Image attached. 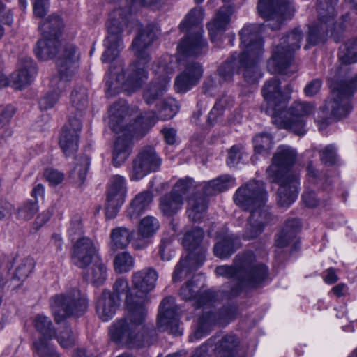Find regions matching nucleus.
<instances>
[{"label": "nucleus", "instance_id": "nucleus-1", "mask_svg": "<svg viewBox=\"0 0 357 357\" xmlns=\"http://www.w3.org/2000/svg\"><path fill=\"white\" fill-rule=\"evenodd\" d=\"M157 271L151 267L135 271L132 275L135 295L127 297V315L116 320L109 327L111 339L128 347H142L150 344L148 328L144 326L147 310L149 293L155 287Z\"/></svg>", "mask_w": 357, "mask_h": 357}, {"label": "nucleus", "instance_id": "nucleus-2", "mask_svg": "<svg viewBox=\"0 0 357 357\" xmlns=\"http://www.w3.org/2000/svg\"><path fill=\"white\" fill-rule=\"evenodd\" d=\"M157 37L155 29L147 26L133 40L132 48L137 61L125 70L121 61L114 62L105 77V91L112 96L121 91L132 93L141 88L148 79L146 65L151 60L148 47Z\"/></svg>", "mask_w": 357, "mask_h": 357}, {"label": "nucleus", "instance_id": "nucleus-3", "mask_svg": "<svg viewBox=\"0 0 357 357\" xmlns=\"http://www.w3.org/2000/svg\"><path fill=\"white\" fill-rule=\"evenodd\" d=\"M234 199L240 207L250 211L243 234L245 239L259 236L265 227L275 222V217L266 205L267 192L264 182L254 180L249 181L236 190Z\"/></svg>", "mask_w": 357, "mask_h": 357}, {"label": "nucleus", "instance_id": "nucleus-4", "mask_svg": "<svg viewBox=\"0 0 357 357\" xmlns=\"http://www.w3.org/2000/svg\"><path fill=\"white\" fill-rule=\"evenodd\" d=\"M218 275L233 279V286L228 292V298L240 294L244 288L257 287L268 281V269L263 263L255 259L251 252L239 254L233 266H219L215 268Z\"/></svg>", "mask_w": 357, "mask_h": 357}, {"label": "nucleus", "instance_id": "nucleus-5", "mask_svg": "<svg viewBox=\"0 0 357 357\" xmlns=\"http://www.w3.org/2000/svg\"><path fill=\"white\" fill-rule=\"evenodd\" d=\"M128 107L125 102L114 103L109 111V125L112 130L119 134L112 151V162L115 167L123 165L132 151V139L142 137L146 127L139 125V120L128 125Z\"/></svg>", "mask_w": 357, "mask_h": 357}, {"label": "nucleus", "instance_id": "nucleus-6", "mask_svg": "<svg viewBox=\"0 0 357 357\" xmlns=\"http://www.w3.org/2000/svg\"><path fill=\"white\" fill-rule=\"evenodd\" d=\"M153 9H160L163 0H125L122 3L124 8H115L110 13L106 24L107 36L104 40L105 50L101 60L104 63L113 62L124 47L121 34L126 26L135 23L128 20V15L135 8L137 3Z\"/></svg>", "mask_w": 357, "mask_h": 357}, {"label": "nucleus", "instance_id": "nucleus-7", "mask_svg": "<svg viewBox=\"0 0 357 357\" xmlns=\"http://www.w3.org/2000/svg\"><path fill=\"white\" fill-rule=\"evenodd\" d=\"M262 26L258 24L244 26L239 32L242 52L234 53L231 58L243 68V77L248 83L256 82L261 76L257 63L263 54L261 38Z\"/></svg>", "mask_w": 357, "mask_h": 357}, {"label": "nucleus", "instance_id": "nucleus-8", "mask_svg": "<svg viewBox=\"0 0 357 357\" xmlns=\"http://www.w3.org/2000/svg\"><path fill=\"white\" fill-rule=\"evenodd\" d=\"M338 75L331 77L330 88L331 93L328 100L321 107L320 118L321 123L328 124V119L333 118L340 120L346 117L352 109L351 98L357 89V74L353 77L339 79L341 70Z\"/></svg>", "mask_w": 357, "mask_h": 357}, {"label": "nucleus", "instance_id": "nucleus-9", "mask_svg": "<svg viewBox=\"0 0 357 357\" xmlns=\"http://www.w3.org/2000/svg\"><path fill=\"white\" fill-rule=\"evenodd\" d=\"M204 14L202 7H195L181 22L179 29L186 34L177 46V60L179 62L186 57H198L207 52V42L203 38L204 31L200 26Z\"/></svg>", "mask_w": 357, "mask_h": 357}, {"label": "nucleus", "instance_id": "nucleus-10", "mask_svg": "<svg viewBox=\"0 0 357 357\" xmlns=\"http://www.w3.org/2000/svg\"><path fill=\"white\" fill-rule=\"evenodd\" d=\"M337 0H319L317 3V12L319 24L310 26L307 43L305 49L310 46L315 45L324 40L327 36L334 38L336 42L340 41L341 34L344 29L343 20L335 22V6Z\"/></svg>", "mask_w": 357, "mask_h": 357}, {"label": "nucleus", "instance_id": "nucleus-11", "mask_svg": "<svg viewBox=\"0 0 357 357\" xmlns=\"http://www.w3.org/2000/svg\"><path fill=\"white\" fill-rule=\"evenodd\" d=\"M204 234V231L199 227L193 228L185 233L182 244L188 254L181 257L176 265L172 274L173 282H180L203 264L206 251V246L202 243Z\"/></svg>", "mask_w": 357, "mask_h": 357}, {"label": "nucleus", "instance_id": "nucleus-12", "mask_svg": "<svg viewBox=\"0 0 357 357\" xmlns=\"http://www.w3.org/2000/svg\"><path fill=\"white\" fill-rule=\"evenodd\" d=\"M303 37L300 29L296 28L281 38L267 63L268 70L271 73H288L287 70L293 61L294 52L300 49Z\"/></svg>", "mask_w": 357, "mask_h": 357}, {"label": "nucleus", "instance_id": "nucleus-13", "mask_svg": "<svg viewBox=\"0 0 357 357\" xmlns=\"http://www.w3.org/2000/svg\"><path fill=\"white\" fill-rule=\"evenodd\" d=\"M63 26L61 17L54 15L49 16L40 24L43 37L38 41L35 49L36 54L40 59L46 60L55 56Z\"/></svg>", "mask_w": 357, "mask_h": 357}, {"label": "nucleus", "instance_id": "nucleus-14", "mask_svg": "<svg viewBox=\"0 0 357 357\" xmlns=\"http://www.w3.org/2000/svg\"><path fill=\"white\" fill-rule=\"evenodd\" d=\"M50 303L56 323H60L66 317L82 315L88 307L87 299L76 289L52 296Z\"/></svg>", "mask_w": 357, "mask_h": 357}, {"label": "nucleus", "instance_id": "nucleus-15", "mask_svg": "<svg viewBox=\"0 0 357 357\" xmlns=\"http://www.w3.org/2000/svg\"><path fill=\"white\" fill-rule=\"evenodd\" d=\"M315 105L310 102H295L293 105L287 110L280 112L275 116L273 123L278 127L290 130L298 135L303 136L305 134V119L313 114Z\"/></svg>", "mask_w": 357, "mask_h": 357}, {"label": "nucleus", "instance_id": "nucleus-16", "mask_svg": "<svg viewBox=\"0 0 357 357\" xmlns=\"http://www.w3.org/2000/svg\"><path fill=\"white\" fill-rule=\"evenodd\" d=\"M174 63L172 56H163L153 69L155 77L144 91V99L148 105L154 104L160 100L168 90L170 82L169 75L173 73Z\"/></svg>", "mask_w": 357, "mask_h": 357}, {"label": "nucleus", "instance_id": "nucleus-17", "mask_svg": "<svg viewBox=\"0 0 357 357\" xmlns=\"http://www.w3.org/2000/svg\"><path fill=\"white\" fill-rule=\"evenodd\" d=\"M238 313L236 305H224L218 312L205 311L198 318L196 328L189 340L191 342L198 340L208 335L211 328L219 324L225 326L234 320Z\"/></svg>", "mask_w": 357, "mask_h": 357}, {"label": "nucleus", "instance_id": "nucleus-18", "mask_svg": "<svg viewBox=\"0 0 357 357\" xmlns=\"http://www.w3.org/2000/svg\"><path fill=\"white\" fill-rule=\"evenodd\" d=\"M257 10L266 19L265 26L272 30L280 29L284 20L291 18L294 12L289 0H259Z\"/></svg>", "mask_w": 357, "mask_h": 357}, {"label": "nucleus", "instance_id": "nucleus-19", "mask_svg": "<svg viewBox=\"0 0 357 357\" xmlns=\"http://www.w3.org/2000/svg\"><path fill=\"white\" fill-rule=\"evenodd\" d=\"M291 89L287 86V91L284 92L280 88V82L276 77H273L266 82L261 93L265 100L266 107H263V110L272 118L274 121L275 116L287 109V102L290 98L289 93Z\"/></svg>", "mask_w": 357, "mask_h": 357}, {"label": "nucleus", "instance_id": "nucleus-20", "mask_svg": "<svg viewBox=\"0 0 357 357\" xmlns=\"http://www.w3.org/2000/svg\"><path fill=\"white\" fill-rule=\"evenodd\" d=\"M297 151L288 145H280L277 148L272 158V164L267 168L266 174L270 181H278L280 177L295 175L289 169L295 164Z\"/></svg>", "mask_w": 357, "mask_h": 357}, {"label": "nucleus", "instance_id": "nucleus-21", "mask_svg": "<svg viewBox=\"0 0 357 357\" xmlns=\"http://www.w3.org/2000/svg\"><path fill=\"white\" fill-rule=\"evenodd\" d=\"M162 160L152 147H146L140 151L132 162L130 177L132 181H139L148 174L156 172Z\"/></svg>", "mask_w": 357, "mask_h": 357}, {"label": "nucleus", "instance_id": "nucleus-22", "mask_svg": "<svg viewBox=\"0 0 357 357\" xmlns=\"http://www.w3.org/2000/svg\"><path fill=\"white\" fill-rule=\"evenodd\" d=\"M126 191L123 176L114 175L110 178L105 204V215L107 219H113L116 216L125 201Z\"/></svg>", "mask_w": 357, "mask_h": 357}, {"label": "nucleus", "instance_id": "nucleus-23", "mask_svg": "<svg viewBox=\"0 0 357 357\" xmlns=\"http://www.w3.org/2000/svg\"><path fill=\"white\" fill-rule=\"evenodd\" d=\"M155 111L146 112L137 120H139V125L146 127V132L153 126L158 120L166 121L173 118L179 110L178 101L172 98L167 97L155 105Z\"/></svg>", "mask_w": 357, "mask_h": 357}, {"label": "nucleus", "instance_id": "nucleus-24", "mask_svg": "<svg viewBox=\"0 0 357 357\" xmlns=\"http://www.w3.org/2000/svg\"><path fill=\"white\" fill-rule=\"evenodd\" d=\"M243 68L230 58L218 68L217 73L207 77L203 84L204 93L213 96L225 83L231 80L235 73H239Z\"/></svg>", "mask_w": 357, "mask_h": 357}, {"label": "nucleus", "instance_id": "nucleus-25", "mask_svg": "<svg viewBox=\"0 0 357 357\" xmlns=\"http://www.w3.org/2000/svg\"><path fill=\"white\" fill-rule=\"evenodd\" d=\"M180 296L183 300L192 301L193 305L197 309L213 307L218 298V295L211 290L202 292L194 279L182 286L180 289Z\"/></svg>", "mask_w": 357, "mask_h": 357}, {"label": "nucleus", "instance_id": "nucleus-26", "mask_svg": "<svg viewBox=\"0 0 357 357\" xmlns=\"http://www.w3.org/2000/svg\"><path fill=\"white\" fill-rule=\"evenodd\" d=\"M178 307L175 304V299L172 296L165 298L160 303L158 317V326L161 331H168L170 333L180 335L178 331Z\"/></svg>", "mask_w": 357, "mask_h": 357}, {"label": "nucleus", "instance_id": "nucleus-27", "mask_svg": "<svg viewBox=\"0 0 357 357\" xmlns=\"http://www.w3.org/2000/svg\"><path fill=\"white\" fill-rule=\"evenodd\" d=\"M81 130L82 123L78 117L70 118L63 128L59 138V145L66 156H70L77 151Z\"/></svg>", "mask_w": 357, "mask_h": 357}, {"label": "nucleus", "instance_id": "nucleus-28", "mask_svg": "<svg viewBox=\"0 0 357 357\" xmlns=\"http://www.w3.org/2000/svg\"><path fill=\"white\" fill-rule=\"evenodd\" d=\"M203 68L197 62H188L176 77L174 88L178 93H186L196 86L203 75Z\"/></svg>", "mask_w": 357, "mask_h": 357}, {"label": "nucleus", "instance_id": "nucleus-29", "mask_svg": "<svg viewBox=\"0 0 357 357\" xmlns=\"http://www.w3.org/2000/svg\"><path fill=\"white\" fill-rule=\"evenodd\" d=\"M239 339L234 334L222 337L213 336L208 340L213 352L217 357H240L238 355Z\"/></svg>", "mask_w": 357, "mask_h": 357}, {"label": "nucleus", "instance_id": "nucleus-30", "mask_svg": "<svg viewBox=\"0 0 357 357\" xmlns=\"http://www.w3.org/2000/svg\"><path fill=\"white\" fill-rule=\"evenodd\" d=\"M279 184L277 192V202L281 207H289L296 199L298 194V177L297 175H290L280 177L278 181H271Z\"/></svg>", "mask_w": 357, "mask_h": 357}, {"label": "nucleus", "instance_id": "nucleus-31", "mask_svg": "<svg viewBox=\"0 0 357 357\" xmlns=\"http://www.w3.org/2000/svg\"><path fill=\"white\" fill-rule=\"evenodd\" d=\"M97 258L96 248L90 238L82 237L73 243L72 260L76 266L84 268Z\"/></svg>", "mask_w": 357, "mask_h": 357}, {"label": "nucleus", "instance_id": "nucleus-32", "mask_svg": "<svg viewBox=\"0 0 357 357\" xmlns=\"http://www.w3.org/2000/svg\"><path fill=\"white\" fill-rule=\"evenodd\" d=\"M18 68L11 74L10 82L15 89H22L32 82L37 69L33 61L29 57L22 58Z\"/></svg>", "mask_w": 357, "mask_h": 357}, {"label": "nucleus", "instance_id": "nucleus-33", "mask_svg": "<svg viewBox=\"0 0 357 357\" xmlns=\"http://www.w3.org/2000/svg\"><path fill=\"white\" fill-rule=\"evenodd\" d=\"M79 56L80 52L75 45H66L56 61L59 73L68 76L75 75L79 67Z\"/></svg>", "mask_w": 357, "mask_h": 357}, {"label": "nucleus", "instance_id": "nucleus-34", "mask_svg": "<svg viewBox=\"0 0 357 357\" xmlns=\"http://www.w3.org/2000/svg\"><path fill=\"white\" fill-rule=\"evenodd\" d=\"M234 8L231 6H224L220 8L215 17L208 24V30L211 40L213 42L220 39L222 34L226 31L231 22Z\"/></svg>", "mask_w": 357, "mask_h": 357}, {"label": "nucleus", "instance_id": "nucleus-35", "mask_svg": "<svg viewBox=\"0 0 357 357\" xmlns=\"http://www.w3.org/2000/svg\"><path fill=\"white\" fill-rule=\"evenodd\" d=\"M120 304V298L115 297L109 291H103L96 302V312L104 321L111 319Z\"/></svg>", "mask_w": 357, "mask_h": 357}, {"label": "nucleus", "instance_id": "nucleus-36", "mask_svg": "<svg viewBox=\"0 0 357 357\" xmlns=\"http://www.w3.org/2000/svg\"><path fill=\"white\" fill-rule=\"evenodd\" d=\"M338 59L342 66L335 70L333 75L337 76L338 75V70L340 69L341 75L338 76L337 78H341L343 77L346 70V66H343V65L347 66L357 61V39L350 40L340 47Z\"/></svg>", "mask_w": 357, "mask_h": 357}, {"label": "nucleus", "instance_id": "nucleus-37", "mask_svg": "<svg viewBox=\"0 0 357 357\" xmlns=\"http://www.w3.org/2000/svg\"><path fill=\"white\" fill-rule=\"evenodd\" d=\"M152 199V194L148 191L137 195L126 211V217L131 220L137 219L148 209Z\"/></svg>", "mask_w": 357, "mask_h": 357}, {"label": "nucleus", "instance_id": "nucleus-38", "mask_svg": "<svg viewBox=\"0 0 357 357\" xmlns=\"http://www.w3.org/2000/svg\"><path fill=\"white\" fill-rule=\"evenodd\" d=\"M183 205V197L181 194H174L172 191L160 199V210L168 217L176 215Z\"/></svg>", "mask_w": 357, "mask_h": 357}, {"label": "nucleus", "instance_id": "nucleus-39", "mask_svg": "<svg viewBox=\"0 0 357 357\" xmlns=\"http://www.w3.org/2000/svg\"><path fill=\"white\" fill-rule=\"evenodd\" d=\"M206 209L207 202L205 198L197 195L189 197L187 204V214L190 220L199 221L204 217Z\"/></svg>", "mask_w": 357, "mask_h": 357}, {"label": "nucleus", "instance_id": "nucleus-40", "mask_svg": "<svg viewBox=\"0 0 357 357\" xmlns=\"http://www.w3.org/2000/svg\"><path fill=\"white\" fill-rule=\"evenodd\" d=\"M235 185V180L229 175H222L207 182L203 188L206 195H213L227 190Z\"/></svg>", "mask_w": 357, "mask_h": 357}, {"label": "nucleus", "instance_id": "nucleus-41", "mask_svg": "<svg viewBox=\"0 0 357 357\" xmlns=\"http://www.w3.org/2000/svg\"><path fill=\"white\" fill-rule=\"evenodd\" d=\"M134 230L125 227H118L113 229L110 233V246L112 250L126 248L131 241Z\"/></svg>", "mask_w": 357, "mask_h": 357}, {"label": "nucleus", "instance_id": "nucleus-42", "mask_svg": "<svg viewBox=\"0 0 357 357\" xmlns=\"http://www.w3.org/2000/svg\"><path fill=\"white\" fill-rule=\"evenodd\" d=\"M33 325L36 331L41 335L38 340L43 339L49 342L54 338L56 330L52 326L51 319L43 314H38L33 319Z\"/></svg>", "mask_w": 357, "mask_h": 357}, {"label": "nucleus", "instance_id": "nucleus-43", "mask_svg": "<svg viewBox=\"0 0 357 357\" xmlns=\"http://www.w3.org/2000/svg\"><path fill=\"white\" fill-rule=\"evenodd\" d=\"M301 228L300 220L293 218L288 220L282 231L276 238V245L279 248H284L288 245L290 241H293Z\"/></svg>", "mask_w": 357, "mask_h": 357}, {"label": "nucleus", "instance_id": "nucleus-44", "mask_svg": "<svg viewBox=\"0 0 357 357\" xmlns=\"http://www.w3.org/2000/svg\"><path fill=\"white\" fill-rule=\"evenodd\" d=\"M90 165V158L87 155H80L75 158L74 167L70 171L71 181L81 185L86 177Z\"/></svg>", "mask_w": 357, "mask_h": 357}, {"label": "nucleus", "instance_id": "nucleus-45", "mask_svg": "<svg viewBox=\"0 0 357 357\" xmlns=\"http://www.w3.org/2000/svg\"><path fill=\"white\" fill-rule=\"evenodd\" d=\"M331 181L326 177V173L317 168L312 161L307 166V181L305 185L323 186L324 189L331 185Z\"/></svg>", "mask_w": 357, "mask_h": 357}, {"label": "nucleus", "instance_id": "nucleus-46", "mask_svg": "<svg viewBox=\"0 0 357 357\" xmlns=\"http://www.w3.org/2000/svg\"><path fill=\"white\" fill-rule=\"evenodd\" d=\"M107 276V268L101 259L97 258L86 273V280L95 285H100Z\"/></svg>", "mask_w": 357, "mask_h": 357}, {"label": "nucleus", "instance_id": "nucleus-47", "mask_svg": "<svg viewBox=\"0 0 357 357\" xmlns=\"http://www.w3.org/2000/svg\"><path fill=\"white\" fill-rule=\"evenodd\" d=\"M253 144L255 155L252 159L257 155L266 157L269 155V151L273 146V139L268 133H261L253 138Z\"/></svg>", "mask_w": 357, "mask_h": 357}, {"label": "nucleus", "instance_id": "nucleus-48", "mask_svg": "<svg viewBox=\"0 0 357 357\" xmlns=\"http://www.w3.org/2000/svg\"><path fill=\"white\" fill-rule=\"evenodd\" d=\"M236 250L234 238L232 235L227 234L213 248L214 254L219 258H227Z\"/></svg>", "mask_w": 357, "mask_h": 357}, {"label": "nucleus", "instance_id": "nucleus-49", "mask_svg": "<svg viewBox=\"0 0 357 357\" xmlns=\"http://www.w3.org/2000/svg\"><path fill=\"white\" fill-rule=\"evenodd\" d=\"M159 228L158 220L153 216L147 215L140 220L137 234L145 238H151L157 233Z\"/></svg>", "mask_w": 357, "mask_h": 357}, {"label": "nucleus", "instance_id": "nucleus-50", "mask_svg": "<svg viewBox=\"0 0 357 357\" xmlns=\"http://www.w3.org/2000/svg\"><path fill=\"white\" fill-rule=\"evenodd\" d=\"M72 107L79 112L84 110L88 104L87 90L82 86H77L73 89L70 96Z\"/></svg>", "mask_w": 357, "mask_h": 357}, {"label": "nucleus", "instance_id": "nucleus-51", "mask_svg": "<svg viewBox=\"0 0 357 357\" xmlns=\"http://www.w3.org/2000/svg\"><path fill=\"white\" fill-rule=\"evenodd\" d=\"M75 75H70V76L63 75L60 73L59 75H54L50 80V89L51 92L59 93V96H61L65 93L68 86V83L71 80Z\"/></svg>", "mask_w": 357, "mask_h": 357}, {"label": "nucleus", "instance_id": "nucleus-52", "mask_svg": "<svg viewBox=\"0 0 357 357\" xmlns=\"http://www.w3.org/2000/svg\"><path fill=\"white\" fill-rule=\"evenodd\" d=\"M114 264L117 273H126L133 268L134 258L128 252H123L116 256Z\"/></svg>", "mask_w": 357, "mask_h": 357}, {"label": "nucleus", "instance_id": "nucleus-53", "mask_svg": "<svg viewBox=\"0 0 357 357\" xmlns=\"http://www.w3.org/2000/svg\"><path fill=\"white\" fill-rule=\"evenodd\" d=\"M34 265L35 263L33 258L26 257L23 259L16 268L13 280L20 282L25 280L33 269Z\"/></svg>", "mask_w": 357, "mask_h": 357}, {"label": "nucleus", "instance_id": "nucleus-54", "mask_svg": "<svg viewBox=\"0 0 357 357\" xmlns=\"http://www.w3.org/2000/svg\"><path fill=\"white\" fill-rule=\"evenodd\" d=\"M67 233L69 239L73 243L84 237L82 218L80 215H76L71 218Z\"/></svg>", "mask_w": 357, "mask_h": 357}, {"label": "nucleus", "instance_id": "nucleus-55", "mask_svg": "<svg viewBox=\"0 0 357 357\" xmlns=\"http://www.w3.org/2000/svg\"><path fill=\"white\" fill-rule=\"evenodd\" d=\"M33 349L38 357H61L55 347L43 339L33 342Z\"/></svg>", "mask_w": 357, "mask_h": 357}, {"label": "nucleus", "instance_id": "nucleus-56", "mask_svg": "<svg viewBox=\"0 0 357 357\" xmlns=\"http://www.w3.org/2000/svg\"><path fill=\"white\" fill-rule=\"evenodd\" d=\"M38 209L36 202H26L18 208L17 218L22 220H29L34 216Z\"/></svg>", "mask_w": 357, "mask_h": 357}, {"label": "nucleus", "instance_id": "nucleus-57", "mask_svg": "<svg viewBox=\"0 0 357 357\" xmlns=\"http://www.w3.org/2000/svg\"><path fill=\"white\" fill-rule=\"evenodd\" d=\"M173 240V235L169 236H164L161 239L159 245V255L164 261H169L174 256V251L172 248Z\"/></svg>", "mask_w": 357, "mask_h": 357}, {"label": "nucleus", "instance_id": "nucleus-58", "mask_svg": "<svg viewBox=\"0 0 357 357\" xmlns=\"http://www.w3.org/2000/svg\"><path fill=\"white\" fill-rule=\"evenodd\" d=\"M113 295L120 298L121 295L126 296V305L127 306V297L128 295H135V291L130 289L128 282L126 279L120 278L117 279L113 285Z\"/></svg>", "mask_w": 357, "mask_h": 357}, {"label": "nucleus", "instance_id": "nucleus-59", "mask_svg": "<svg viewBox=\"0 0 357 357\" xmlns=\"http://www.w3.org/2000/svg\"><path fill=\"white\" fill-rule=\"evenodd\" d=\"M59 344L64 349L72 347L75 342V335L73 333L71 328L68 326L64 327L58 336L55 337Z\"/></svg>", "mask_w": 357, "mask_h": 357}, {"label": "nucleus", "instance_id": "nucleus-60", "mask_svg": "<svg viewBox=\"0 0 357 357\" xmlns=\"http://www.w3.org/2000/svg\"><path fill=\"white\" fill-rule=\"evenodd\" d=\"M319 153L321 161L326 165H333L337 161V149L332 144L327 145L321 149Z\"/></svg>", "mask_w": 357, "mask_h": 357}, {"label": "nucleus", "instance_id": "nucleus-61", "mask_svg": "<svg viewBox=\"0 0 357 357\" xmlns=\"http://www.w3.org/2000/svg\"><path fill=\"white\" fill-rule=\"evenodd\" d=\"M193 183V180L189 177L180 178L174 184L171 191L174 194H181L183 197V195L192 188Z\"/></svg>", "mask_w": 357, "mask_h": 357}, {"label": "nucleus", "instance_id": "nucleus-62", "mask_svg": "<svg viewBox=\"0 0 357 357\" xmlns=\"http://www.w3.org/2000/svg\"><path fill=\"white\" fill-rule=\"evenodd\" d=\"M302 200L307 207L310 208L316 207L320 203V198L317 197L314 190L307 185L302 195Z\"/></svg>", "mask_w": 357, "mask_h": 357}, {"label": "nucleus", "instance_id": "nucleus-63", "mask_svg": "<svg viewBox=\"0 0 357 357\" xmlns=\"http://www.w3.org/2000/svg\"><path fill=\"white\" fill-rule=\"evenodd\" d=\"M60 96H59V93H55L51 92L50 89L49 92L43 97L39 102V107L41 109H48L53 107L55 104L59 100Z\"/></svg>", "mask_w": 357, "mask_h": 357}, {"label": "nucleus", "instance_id": "nucleus-64", "mask_svg": "<svg viewBox=\"0 0 357 357\" xmlns=\"http://www.w3.org/2000/svg\"><path fill=\"white\" fill-rule=\"evenodd\" d=\"M15 113V109L12 105H7L0 112V128L8 123L10 119Z\"/></svg>", "mask_w": 357, "mask_h": 357}]
</instances>
